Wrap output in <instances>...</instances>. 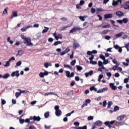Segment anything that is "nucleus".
<instances>
[{
    "mask_svg": "<svg viewBox=\"0 0 129 129\" xmlns=\"http://www.w3.org/2000/svg\"><path fill=\"white\" fill-rule=\"evenodd\" d=\"M115 122V120H113L111 121H106L104 122V124L106 125V126H108L109 128H111V124H113Z\"/></svg>",
    "mask_w": 129,
    "mask_h": 129,
    "instance_id": "1",
    "label": "nucleus"
},
{
    "mask_svg": "<svg viewBox=\"0 0 129 129\" xmlns=\"http://www.w3.org/2000/svg\"><path fill=\"white\" fill-rule=\"evenodd\" d=\"M24 43L26 44L27 43L28 44V46H33V44L32 42H31V39L27 38L26 36H24Z\"/></svg>",
    "mask_w": 129,
    "mask_h": 129,
    "instance_id": "2",
    "label": "nucleus"
},
{
    "mask_svg": "<svg viewBox=\"0 0 129 129\" xmlns=\"http://www.w3.org/2000/svg\"><path fill=\"white\" fill-rule=\"evenodd\" d=\"M66 75L68 78H71L72 77H74V73L72 72L70 73V72L69 71H66Z\"/></svg>",
    "mask_w": 129,
    "mask_h": 129,
    "instance_id": "3",
    "label": "nucleus"
},
{
    "mask_svg": "<svg viewBox=\"0 0 129 129\" xmlns=\"http://www.w3.org/2000/svg\"><path fill=\"white\" fill-rule=\"evenodd\" d=\"M53 37H54L55 40H56V41H58V40H59V39H62V34H58L57 35V33H54L52 34Z\"/></svg>",
    "mask_w": 129,
    "mask_h": 129,
    "instance_id": "4",
    "label": "nucleus"
},
{
    "mask_svg": "<svg viewBox=\"0 0 129 129\" xmlns=\"http://www.w3.org/2000/svg\"><path fill=\"white\" fill-rule=\"evenodd\" d=\"M94 59V55H92V57H89V59L90 60V64H92V65H96L97 64V61H93Z\"/></svg>",
    "mask_w": 129,
    "mask_h": 129,
    "instance_id": "5",
    "label": "nucleus"
},
{
    "mask_svg": "<svg viewBox=\"0 0 129 129\" xmlns=\"http://www.w3.org/2000/svg\"><path fill=\"white\" fill-rule=\"evenodd\" d=\"M19 72L20 71L19 70L12 72L11 74L12 77H15V76H16L17 78L19 77L20 76Z\"/></svg>",
    "mask_w": 129,
    "mask_h": 129,
    "instance_id": "6",
    "label": "nucleus"
},
{
    "mask_svg": "<svg viewBox=\"0 0 129 129\" xmlns=\"http://www.w3.org/2000/svg\"><path fill=\"white\" fill-rule=\"evenodd\" d=\"M121 4L122 1L121 0H113L112 6L113 7H116V6H118V4Z\"/></svg>",
    "mask_w": 129,
    "mask_h": 129,
    "instance_id": "7",
    "label": "nucleus"
},
{
    "mask_svg": "<svg viewBox=\"0 0 129 129\" xmlns=\"http://www.w3.org/2000/svg\"><path fill=\"white\" fill-rule=\"evenodd\" d=\"M31 119L32 120H34V121H40L41 120V117L39 116H31Z\"/></svg>",
    "mask_w": 129,
    "mask_h": 129,
    "instance_id": "8",
    "label": "nucleus"
},
{
    "mask_svg": "<svg viewBox=\"0 0 129 129\" xmlns=\"http://www.w3.org/2000/svg\"><path fill=\"white\" fill-rule=\"evenodd\" d=\"M108 90V88L105 87L101 89H99L97 91V93H103V92H105V91H107Z\"/></svg>",
    "mask_w": 129,
    "mask_h": 129,
    "instance_id": "9",
    "label": "nucleus"
},
{
    "mask_svg": "<svg viewBox=\"0 0 129 129\" xmlns=\"http://www.w3.org/2000/svg\"><path fill=\"white\" fill-rule=\"evenodd\" d=\"M81 30V28L80 27H74V29H72L70 31V33H75V32H77V31H80Z\"/></svg>",
    "mask_w": 129,
    "mask_h": 129,
    "instance_id": "10",
    "label": "nucleus"
},
{
    "mask_svg": "<svg viewBox=\"0 0 129 129\" xmlns=\"http://www.w3.org/2000/svg\"><path fill=\"white\" fill-rule=\"evenodd\" d=\"M93 124L97 126H101L102 125V121L100 120H97L94 122Z\"/></svg>",
    "mask_w": 129,
    "mask_h": 129,
    "instance_id": "11",
    "label": "nucleus"
},
{
    "mask_svg": "<svg viewBox=\"0 0 129 129\" xmlns=\"http://www.w3.org/2000/svg\"><path fill=\"white\" fill-rule=\"evenodd\" d=\"M79 47H80V44L76 41L73 43V47L74 49H77Z\"/></svg>",
    "mask_w": 129,
    "mask_h": 129,
    "instance_id": "12",
    "label": "nucleus"
},
{
    "mask_svg": "<svg viewBox=\"0 0 129 129\" xmlns=\"http://www.w3.org/2000/svg\"><path fill=\"white\" fill-rule=\"evenodd\" d=\"M109 86L112 90H116V89H117V87H116V86H114V83H110Z\"/></svg>",
    "mask_w": 129,
    "mask_h": 129,
    "instance_id": "13",
    "label": "nucleus"
},
{
    "mask_svg": "<svg viewBox=\"0 0 129 129\" xmlns=\"http://www.w3.org/2000/svg\"><path fill=\"white\" fill-rule=\"evenodd\" d=\"M16 17H18V12L14 11L12 13V16H11L10 19L11 20H13L14 18H16Z\"/></svg>",
    "mask_w": 129,
    "mask_h": 129,
    "instance_id": "14",
    "label": "nucleus"
},
{
    "mask_svg": "<svg viewBox=\"0 0 129 129\" xmlns=\"http://www.w3.org/2000/svg\"><path fill=\"white\" fill-rule=\"evenodd\" d=\"M104 19L107 20V19H111L112 18V14H107L104 15Z\"/></svg>",
    "mask_w": 129,
    "mask_h": 129,
    "instance_id": "15",
    "label": "nucleus"
},
{
    "mask_svg": "<svg viewBox=\"0 0 129 129\" xmlns=\"http://www.w3.org/2000/svg\"><path fill=\"white\" fill-rule=\"evenodd\" d=\"M93 74V71L91 70L89 72L85 73V75L86 78L88 77V76H91Z\"/></svg>",
    "mask_w": 129,
    "mask_h": 129,
    "instance_id": "16",
    "label": "nucleus"
},
{
    "mask_svg": "<svg viewBox=\"0 0 129 129\" xmlns=\"http://www.w3.org/2000/svg\"><path fill=\"white\" fill-rule=\"evenodd\" d=\"M72 24H68L67 26H63L60 28V31H65L68 28H70Z\"/></svg>",
    "mask_w": 129,
    "mask_h": 129,
    "instance_id": "17",
    "label": "nucleus"
},
{
    "mask_svg": "<svg viewBox=\"0 0 129 129\" xmlns=\"http://www.w3.org/2000/svg\"><path fill=\"white\" fill-rule=\"evenodd\" d=\"M122 35H123V33H118V34L114 35L113 40H115L116 39H117V38H119V37H121L122 36Z\"/></svg>",
    "mask_w": 129,
    "mask_h": 129,
    "instance_id": "18",
    "label": "nucleus"
},
{
    "mask_svg": "<svg viewBox=\"0 0 129 129\" xmlns=\"http://www.w3.org/2000/svg\"><path fill=\"white\" fill-rule=\"evenodd\" d=\"M62 114V111L61 110H57L55 111V115L56 116H60Z\"/></svg>",
    "mask_w": 129,
    "mask_h": 129,
    "instance_id": "19",
    "label": "nucleus"
},
{
    "mask_svg": "<svg viewBox=\"0 0 129 129\" xmlns=\"http://www.w3.org/2000/svg\"><path fill=\"white\" fill-rule=\"evenodd\" d=\"M125 60L126 61V62H122V64H123V65L124 66H128V65H129V63H129V59L128 58H126L125 59Z\"/></svg>",
    "mask_w": 129,
    "mask_h": 129,
    "instance_id": "20",
    "label": "nucleus"
},
{
    "mask_svg": "<svg viewBox=\"0 0 129 129\" xmlns=\"http://www.w3.org/2000/svg\"><path fill=\"white\" fill-rule=\"evenodd\" d=\"M116 16H118L119 17H122L124 16L123 13L121 11H117L116 12Z\"/></svg>",
    "mask_w": 129,
    "mask_h": 129,
    "instance_id": "21",
    "label": "nucleus"
},
{
    "mask_svg": "<svg viewBox=\"0 0 129 129\" xmlns=\"http://www.w3.org/2000/svg\"><path fill=\"white\" fill-rule=\"evenodd\" d=\"M32 26H26V27H23L21 29V31L22 32H26V31H27V30H28V29L31 28Z\"/></svg>",
    "mask_w": 129,
    "mask_h": 129,
    "instance_id": "22",
    "label": "nucleus"
},
{
    "mask_svg": "<svg viewBox=\"0 0 129 129\" xmlns=\"http://www.w3.org/2000/svg\"><path fill=\"white\" fill-rule=\"evenodd\" d=\"M86 18H87V16L85 15L84 16H79V19L80 20H81V21H82V22H84V21H85V19H86Z\"/></svg>",
    "mask_w": 129,
    "mask_h": 129,
    "instance_id": "23",
    "label": "nucleus"
},
{
    "mask_svg": "<svg viewBox=\"0 0 129 129\" xmlns=\"http://www.w3.org/2000/svg\"><path fill=\"white\" fill-rule=\"evenodd\" d=\"M11 76V75L9 73H6L4 76H3V79H8L9 77Z\"/></svg>",
    "mask_w": 129,
    "mask_h": 129,
    "instance_id": "24",
    "label": "nucleus"
},
{
    "mask_svg": "<svg viewBox=\"0 0 129 129\" xmlns=\"http://www.w3.org/2000/svg\"><path fill=\"white\" fill-rule=\"evenodd\" d=\"M45 96H48V95H55L56 96H57V94H55L54 93V92H48V93H46L45 94Z\"/></svg>",
    "mask_w": 129,
    "mask_h": 129,
    "instance_id": "25",
    "label": "nucleus"
},
{
    "mask_svg": "<svg viewBox=\"0 0 129 129\" xmlns=\"http://www.w3.org/2000/svg\"><path fill=\"white\" fill-rule=\"evenodd\" d=\"M24 54V51L22 50H19L16 56H22Z\"/></svg>",
    "mask_w": 129,
    "mask_h": 129,
    "instance_id": "26",
    "label": "nucleus"
},
{
    "mask_svg": "<svg viewBox=\"0 0 129 129\" xmlns=\"http://www.w3.org/2000/svg\"><path fill=\"white\" fill-rule=\"evenodd\" d=\"M124 10H127L129 9V1L125 2V5L124 6Z\"/></svg>",
    "mask_w": 129,
    "mask_h": 129,
    "instance_id": "27",
    "label": "nucleus"
},
{
    "mask_svg": "<svg viewBox=\"0 0 129 129\" xmlns=\"http://www.w3.org/2000/svg\"><path fill=\"white\" fill-rule=\"evenodd\" d=\"M74 129H87V126L84 125V126L75 127Z\"/></svg>",
    "mask_w": 129,
    "mask_h": 129,
    "instance_id": "28",
    "label": "nucleus"
},
{
    "mask_svg": "<svg viewBox=\"0 0 129 129\" xmlns=\"http://www.w3.org/2000/svg\"><path fill=\"white\" fill-rule=\"evenodd\" d=\"M125 123L124 122H117L116 121L115 123V125L116 126H119V125H123Z\"/></svg>",
    "mask_w": 129,
    "mask_h": 129,
    "instance_id": "29",
    "label": "nucleus"
},
{
    "mask_svg": "<svg viewBox=\"0 0 129 129\" xmlns=\"http://www.w3.org/2000/svg\"><path fill=\"white\" fill-rule=\"evenodd\" d=\"M60 44H62V41H55L52 46H58V45H60Z\"/></svg>",
    "mask_w": 129,
    "mask_h": 129,
    "instance_id": "30",
    "label": "nucleus"
},
{
    "mask_svg": "<svg viewBox=\"0 0 129 129\" xmlns=\"http://www.w3.org/2000/svg\"><path fill=\"white\" fill-rule=\"evenodd\" d=\"M30 120H32V116H30L29 118H26L24 119V122H26L27 123H29Z\"/></svg>",
    "mask_w": 129,
    "mask_h": 129,
    "instance_id": "31",
    "label": "nucleus"
},
{
    "mask_svg": "<svg viewBox=\"0 0 129 129\" xmlns=\"http://www.w3.org/2000/svg\"><path fill=\"white\" fill-rule=\"evenodd\" d=\"M103 12L102 8H97L96 11V14H99L100 12Z\"/></svg>",
    "mask_w": 129,
    "mask_h": 129,
    "instance_id": "32",
    "label": "nucleus"
},
{
    "mask_svg": "<svg viewBox=\"0 0 129 129\" xmlns=\"http://www.w3.org/2000/svg\"><path fill=\"white\" fill-rule=\"evenodd\" d=\"M50 116V112L49 111H47L44 113V117L45 118H48Z\"/></svg>",
    "mask_w": 129,
    "mask_h": 129,
    "instance_id": "33",
    "label": "nucleus"
},
{
    "mask_svg": "<svg viewBox=\"0 0 129 129\" xmlns=\"http://www.w3.org/2000/svg\"><path fill=\"white\" fill-rule=\"evenodd\" d=\"M76 68L78 71H81V70H83V68L80 66L77 65Z\"/></svg>",
    "mask_w": 129,
    "mask_h": 129,
    "instance_id": "34",
    "label": "nucleus"
},
{
    "mask_svg": "<svg viewBox=\"0 0 129 129\" xmlns=\"http://www.w3.org/2000/svg\"><path fill=\"white\" fill-rule=\"evenodd\" d=\"M63 67L64 68H69V69H70V70H72H72H73V69L72 68V67H71V66H70L68 64H64Z\"/></svg>",
    "mask_w": 129,
    "mask_h": 129,
    "instance_id": "35",
    "label": "nucleus"
},
{
    "mask_svg": "<svg viewBox=\"0 0 129 129\" xmlns=\"http://www.w3.org/2000/svg\"><path fill=\"white\" fill-rule=\"evenodd\" d=\"M21 65H22V61L20 60L16 63V65L15 66V68H17V67L21 66Z\"/></svg>",
    "mask_w": 129,
    "mask_h": 129,
    "instance_id": "36",
    "label": "nucleus"
},
{
    "mask_svg": "<svg viewBox=\"0 0 129 129\" xmlns=\"http://www.w3.org/2000/svg\"><path fill=\"white\" fill-rule=\"evenodd\" d=\"M108 59L107 58V59H104L103 61V64H104V65H106V64H108V63H109V61H108Z\"/></svg>",
    "mask_w": 129,
    "mask_h": 129,
    "instance_id": "37",
    "label": "nucleus"
},
{
    "mask_svg": "<svg viewBox=\"0 0 129 129\" xmlns=\"http://www.w3.org/2000/svg\"><path fill=\"white\" fill-rule=\"evenodd\" d=\"M40 37H41L40 33H37L36 35L35 36H34L35 39H39L40 38Z\"/></svg>",
    "mask_w": 129,
    "mask_h": 129,
    "instance_id": "38",
    "label": "nucleus"
},
{
    "mask_svg": "<svg viewBox=\"0 0 129 129\" xmlns=\"http://www.w3.org/2000/svg\"><path fill=\"white\" fill-rule=\"evenodd\" d=\"M108 106H107V108H110V107L111 106V105H112L113 103L112 101H110L108 102L107 103Z\"/></svg>",
    "mask_w": 129,
    "mask_h": 129,
    "instance_id": "39",
    "label": "nucleus"
},
{
    "mask_svg": "<svg viewBox=\"0 0 129 129\" xmlns=\"http://www.w3.org/2000/svg\"><path fill=\"white\" fill-rule=\"evenodd\" d=\"M7 41L8 42H9V43H10V44H14V41L13 40H11V37H8L7 38Z\"/></svg>",
    "mask_w": 129,
    "mask_h": 129,
    "instance_id": "40",
    "label": "nucleus"
},
{
    "mask_svg": "<svg viewBox=\"0 0 129 129\" xmlns=\"http://www.w3.org/2000/svg\"><path fill=\"white\" fill-rule=\"evenodd\" d=\"M19 91L20 92V93H28V92H29V91H27V90H22L21 89H18Z\"/></svg>",
    "mask_w": 129,
    "mask_h": 129,
    "instance_id": "41",
    "label": "nucleus"
},
{
    "mask_svg": "<svg viewBox=\"0 0 129 129\" xmlns=\"http://www.w3.org/2000/svg\"><path fill=\"white\" fill-rule=\"evenodd\" d=\"M10 62H11V61L9 60L6 61V64L4 65V67H9V66H10Z\"/></svg>",
    "mask_w": 129,
    "mask_h": 129,
    "instance_id": "42",
    "label": "nucleus"
},
{
    "mask_svg": "<svg viewBox=\"0 0 129 129\" xmlns=\"http://www.w3.org/2000/svg\"><path fill=\"white\" fill-rule=\"evenodd\" d=\"M21 94H22L20 91L19 92H16L15 96H16V98H18V97H19V96H20Z\"/></svg>",
    "mask_w": 129,
    "mask_h": 129,
    "instance_id": "43",
    "label": "nucleus"
},
{
    "mask_svg": "<svg viewBox=\"0 0 129 129\" xmlns=\"http://www.w3.org/2000/svg\"><path fill=\"white\" fill-rule=\"evenodd\" d=\"M49 31V28L44 27V29L42 31V33H47Z\"/></svg>",
    "mask_w": 129,
    "mask_h": 129,
    "instance_id": "44",
    "label": "nucleus"
},
{
    "mask_svg": "<svg viewBox=\"0 0 129 129\" xmlns=\"http://www.w3.org/2000/svg\"><path fill=\"white\" fill-rule=\"evenodd\" d=\"M98 66H99V67H102L103 66V62H102V61H101V60H99L98 61Z\"/></svg>",
    "mask_w": 129,
    "mask_h": 129,
    "instance_id": "45",
    "label": "nucleus"
},
{
    "mask_svg": "<svg viewBox=\"0 0 129 129\" xmlns=\"http://www.w3.org/2000/svg\"><path fill=\"white\" fill-rule=\"evenodd\" d=\"M39 77H40V78H44V77H45L44 73H43V72H40L39 73Z\"/></svg>",
    "mask_w": 129,
    "mask_h": 129,
    "instance_id": "46",
    "label": "nucleus"
},
{
    "mask_svg": "<svg viewBox=\"0 0 129 129\" xmlns=\"http://www.w3.org/2000/svg\"><path fill=\"white\" fill-rule=\"evenodd\" d=\"M75 64H76V59H74L71 62V65H72V66H74V65H75Z\"/></svg>",
    "mask_w": 129,
    "mask_h": 129,
    "instance_id": "47",
    "label": "nucleus"
},
{
    "mask_svg": "<svg viewBox=\"0 0 129 129\" xmlns=\"http://www.w3.org/2000/svg\"><path fill=\"white\" fill-rule=\"evenodd\" d=\"M117 110H119V107L118 106H115L114 107V111H117Z\"/></svg>",
    "mask_w": 129,
    "mask_h": 129,
    "instance_id": "48",
    "label": "nucleus"
},
{
    "mask_svg": "<svg viewBox=\"0 0 129 129\" xmlns=\"http://www.w3.org/2000/svg\"><path fill=\"white\" fill-rule=\"evenodd\" d=\"M8 9H9V7H7L4 11H3V15H6V14H8Z\"/></svg>",
    "mask_w": 129,
    "mask_h": 129,
    "instance_id": "49",
    "label": "nucleus"
},
{
    "mask_svg": "<svg viewBox=\"0 0 129 129\" xmlns=\"http://www.w3.org/2000/svg\"><path fill=\"white\" fill-rule=\"evenodd\" d=\"M1 101H2L1 103L2 105H5V104L7 103V101L5 99H2Z\"/></svg>",
    "mask_w": 129,
    "mask_h": 129,
    "instance_id": "50",
    "label": "nucleus"
},
{
    "mask_svg": "<svg viewBox=\"0 0 129 129\" xmlns=\"http://www.w3.org/2000/svg\"><path fill=\"white\" fill-rule=\"evenodd\" d=\"M61 21H62V22H68V19L66 18L65 17H62L60 19Z\"/></svg>",
    "mask_w": 129,
    "mask_h": 129,
    "instance_id": "51",
    "label": "nucleus"
},
{
    "mask_svg": "<svg viewBox=\"0 0 129 129\" xmlns=\"http://www.w3.org/2000/svg\"><path fill=\"white\" fill-rule=\"evenodd\" d=\"M99 58H100L101 59H102V60H104L105 59V56H104L103 54H100L99 55Z\"/></svg>",
    "mask_w": 129,
    "mask_h": 129,
    "instance_id": "52",
    "label": "nucleus"
},
{
    "mask_svg": "<svg viewBox=\"0 0 129 129\" xmlns=\"http://www.w3.org/2000/svg\"><path fill=\"white\" fill-rule=\"evenodd\" d=\"M122 21L123 23H124V24H126V23L128 22V20L127 19V18H123Z\"/></svg>",
    "mask_w": 129,
    "mask_h": 129,
    "instance_id": "53",
    "label": "nucleus"
},
{
    "mask_svg": "<svg viewBox=\"0 0 129 129\" xmlns=\"http://www.w3.org/2000/svg\"><path fill=\"white\" fill-rule=\"evenodd\" d=\"M59 108H60V106H59V105H55L54 107V109H55V111L57 110H59L60 109Z\"/></svg>",
    "mask_w": 129,
    "mask_h": 129,
    "instance_id": "54",
    "label": "nucleus"
},
{
    "mask_svg": "<svg viewBox=\"0 0 129 129\" xmlns=\"http://www.w3.org/2000/svg\"><path fill=\"white\" fill-rule=\"evenodd\" d=\"M87 54L89 56H91V57L93 56V54H92V52L89 50L87 52Z\"/></svg>",
    "mask_w": 129,
    "mask_h": 129,
    "instance_id": "55",
    "label": "nucleus"
},
{
    "mask_svg": "<svg viewBox=\"0 0 129 129\" xmlns=\"http://www.w3.org/2000/svg\"><path fill=\"white\" fill-rule=\"evenodd\" d=\"M19 122L21 123V124H23L24 122H25V119L21 118L19 119Z\"/></svg>",
    "mask_w": 129,
    "mask_h": 129,
    "instance_id": "56",
    "label": "nucleus"
},
{
    "mask_svg": "<svg viewBox=\"0 0 129 129\" xmlns=\"http://www.w3.org/2000/svg\"><path fill=\"white\" fill-rule=\"evenodd\" d=\"M118 64H116L112 68V69L114 70V71H115V70H116V69L118 67Z\"/></svg>",
    "mask_w": 129,
    "mask_h": 129,
    "instance_id": "57",
    "label": "nucleus"
},
{
    "mask_svg": "<svg viewBox=\"0 0 129 129\" xmlns=\"http://www.w3.org/2000/svg\"><path fill=\"white\" fill-rule=\"evenodd\" d=\"M70 51V48L69 47H68L64 50V52H66V53L67 54L68 52Z\"/></svg>",
    "mask_w": 129,
    "mask_h": 129,
    "instance_id": "58",
    "label": "nucleus"
},
{
    "mask_svg": "<svg viewBox=\"0 0 129 129\" xmlns=\"http://www.w3.org/2000/svg\"><path fill=\"white\" fill-rule=\"evenodd\" d=\"M107 104V102H106V100H104L103 101V107H105L106 106V105Z\"/></svg>",
    "mask_w": 129,
    "mask_h": 129,
    "instance_id": "59",
    "label": "nucleus"
},
{
    "mask_svg": "<svg viewBox=\"0 0 129 129\" xmlns=\"http://www.w3.org/2000/svg\"><path fill=\"white\" fill-rule=\"evenodd\" d=\"M105 40H110V38H111L110 36H108V35H106L104 37Z\"/></svg>",
    "mask_w": 129,
    "mask_h": 129,
    "instance_id": "60",
    "label": "nucleus"
},
{
    "mask_svg": "<svg viewBox=\"0 0 129 129\" xmlns=\"http://www.w3.org/2000/svg\"><path fill=\"white\" fill-rule=\"evenodd\" d=\"M44 128L45 129H51V125L47 126L46 124L44 125Z\"/></svg>",
    "mask_w": 129,
    "mask_h": 129,
    "instance_id": "61",
    "label": "nucleus"
},
{
    "mask_svg": "<svg viewBox=\"0 0 129 129\" xmlns=\"http://www.w3.org/2000/svg\"><path fill=\"white\" fill-rule=\"evenodd\" d=\"M74 124L76 126H79V124H80V123H79V121H76V122H74Z\"/></svg>",
    "mask_w": 129,
    "mask_h": 129,
    "instance_id": "62",
    "label": "nucleus"
},
{
    "mask_svg": "<svg viewBox=\"0 0 129 129\" xmlns=\"http://www.w3.org/2000/svg\"><path fill=\"white\" fill-rule=\"evenodd\" d=\"M28 129H37L34 125H31L29 127Z\"/></svg>",
    "mask_w": 129,
    "mask_h": 129,
    "instance_id": "63",
    "label": "nucleus"
},
{
    "mask_svg": "<svg viewBox=\"0 0 129 129\" xmlns=\"http://www.w3.org/2000/svg\"><path fill=\"white\" fill-rule=\"evenodd\" d=\"M92 119H93V116H89L88 117V120H92Z\"/></svg>",
    "mask_w": 129,
    "mask_h": 129,
    "instance_id": "64",
    "label": "nucleus"
}]
</instances>
